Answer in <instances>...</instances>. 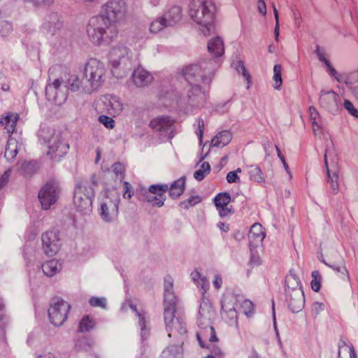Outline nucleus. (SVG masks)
<instances>
[{"label":"nucleus","instance_id":"dca6fc26","mask_svg":"<svg viewBox=\"0 0 358 358\" xmlns=\"http://www.w3.org/2000/svg\"><path fill=\"white\" fill-rule=\"evenodd\" d=\"M44 252L50 257L55 255L61 246L59 231L56 229L48 230L41 236Z\"/></svg>","mask_w":358,"mask_h":358},{"label":"nucleus","instance_id":"338daca9","mask_svg":"<svg viewBox=\"0 0 358 358\" xmlns=\"http://www.w3.org/2000/svg\"><path fill=\"white\" fill-rule=\"evenodd\" d=\"M324 309V305L323 303L315 302L312 306V311L315 312L316 315L319 314L322 310Z\"/></svg>","mask_w":358,"mask_h":358},{"label":"nucleus","instance_id":"b1692460","mask_svg":"<svg viewBox=\"0 0 358 358\" xmlns=\"http://www.w3.org/2000/svg\"><path fill=\"white\" fill-rule=\"evenodd\" d=\"M208 50L214 57H219L224 52V47L222 39L220 37H215L208 43Z\"/></svg>","mask_w":358,"mask_h":358},{"label":"nucleus","instance_id":"c9c22d12","mask_svg":"<svg viewBox=\"0 0 358 358\" xmlns=\"http://www.w3.org/2000/svg\"><path fill=\"white\" fill-rule=\"evenodd\" d=\"M329 267L333 269L337 273H341L344 278H346L347 281H350V274L345 266V262L343 257H341V261L337 264H331Z\"/></svg>","mask_w":358,"mask_h":358},{"label":"nucleus","instance_id":"f704fd0d","mask_svg":"<svg viewBox=\"0 0 358 358\" xmlns=\"http://www.w3.org/2000/svg\"><path fill=\"white\" fill-rule=\"evenodd\" d=\"M181 347L179 345H170L162 353V358H182Z\"/></svg>","mask_w":358,"mask_h":358},{"label":"nucleus","instance_id":"de8ad7c7","mask_svg":"<svg viewBox=\"0 0 358 358\" xmlns=\"http://www.w3.org/2000/svg\"><path fill=\"white\" fill-rule=\"evenodd\" d=\"M312 276L314 279L311 281V287L315 292H318L320 289V275L317 271L312 273Z\"/></svg>","mask_w":358,"mask_h":358},{"label":"nucleus","instance_id":"6ab92c4d","mask_svg":"<svg viewBox=\"0 0 358 358\" xmlns=\"http://www.w3.org/2000/svg\"><path fill=\"white\" fill-rule=\"evenodd\" d=\"M62 26L63 22L58 14L52 13L45 18L42 27L48 34L53 36L62 29Z\"/></svg>","mask_w":358,"mask_h":358},{"label":"nucleus","instance_id":"0eeeda50","mask_svg":"<svg viewBox=\"0 0 358 358\" xmlns=\"http://www.w3.org/2000/svg\"><path fill=\"white\" fill-rule=\"evenodd\" d=\"M285 296L288 307L292 313H299L304 307L305 298L301 282L296 275L290 271L285 278Z\"/></svg>","mask_w":358,"mask_h":358},{"label":"nucleus","instance_id":"603ef678","mask_svg":"<svg viewBox=\"0 0 358 358\" xmlns=\"http://www.w3.org/2000/svg\"><path fill=\"white\" fill-rule=\"evenodd\" d=\"M4 306L2 302L0 301V328L2 330L6 327L8 323V319L6 314L3 313Z\"/></svg>","mask_w":358,"mask_h":358},{"label":"nucleus","instance_id":"8fccbe9b","mask_svg":"<svg viewBox=\"0 0 358 358\" xmlns=\"http://www.w3.org/2000/svg\"><path fill=\"white\" fill-rule=\"evenodd\" d=\"M211 309L210 304L208 301H203L199 307V314L201 317H206L207 314L210 313Z\"/></svg>","mask_w":358,"mask_h":358},{"label":"nucleus","instance_id":"7ed1b4c3","mask_svg":"<svg viewBox=\"0 0 358 358\" xmlns=\"http://www.w3.org/2000/svg\"><path fill=\"white\" fill-rule=\"evenodd\" d=\"M215 6L211 0H192L189 5L191 19L201 26L204 36H209L215 30Z\"/></svg>","mask_w":358,"mask_h":358},{"label":"nucleus","instance_id":"1a4fd4ad","mask_svg":"<svg viewBox=\"0 0 358 358\" xmlns=\"http://www.w3.org/2000/svg\"><path fill=\"white\" fill-rule=\"evenodd\" d=\"M57 67L52 66L48 71V80L45 87V93L48 101L54 102L57 105H62L68 97L66 84L61 78H55L54 73Z\"/></svg>","mask_w":358,"mask_h":358},{"label":"nucleus","instance_id":"5fc2aeb1","mask_svg":"<svg viewBox=\"0 0 358 358\" xmlns=\"http://www.w3.org/2000/svg\"><path fill=\"white\" fill-rule=\"evenodd\" d=\"M343 106L350 115L358 118V110L354 107L352 103L350 101L345 99Z\"/></svg>","mask_w":358,"mask_h":358},{"label":"nucleus","instance_id":"ddd939ff","mask_svg":"<svg viewBox=\"0 0 358 358\" xmlns=\"http://www.w3.org/2000/svg\"><path fill=\"white\" fill-rule=\"evenodd\" d=\"M129 50L123 44H117L109 52V60L114 69H121L124 72L131 67V60L129 56Z\"/></svg>","mask_w":358,"mask_h":358},{"label":"nucleus","instance_id":"bb28decb","mask_svg":"<svg viewBox=\"0 0 358 358\" xmlns=\"http://www.w3.org/2000/svg\"><path fill=\"white\" fill-rule=\"evenodd\" d=\"M232 139V134L229 131L218 133L211 141L213 147H224L229 144Z\"/></svg>","mask_w":358,"mask_h":358},{"label":"nucleus","instance_id":"e2e57ef3","mask_svg":"<svg viewBox=\"0 0 358 358\" xmlns=\"http://www.w3.org/2000/svg\"><path fill=\"white\" fill-rule=\"evenodd\" d=\"M139 318L138 320V324L141 327V336L142 338H145V327H146V321H145V319L144 317V316L141 314V313H138V315H137Z\"/></svg>","mask_w":358,"mask_h":358},{"label":"nucleus","instance_id":"cd10ccee","mask_svg":"<svg viewBox=\"0 0 358 358\" xmlns=\"http://www.w3.org/2000/svg\"><path fill=\"white\" fill-rule=\"evenodd\" d=\"M309 113L313 132L315 135H318L321 134L322 131V125L320 114L314 106H310L309 108Z\"/></svg>","mask_w":358,"mask_h":358},{"label":"nucleus","instance_id":"c756f323","mask_svg":"<svg viewBox=\"0 0 358 358\" xmlns=\"http://www.w3.org/2000/svg\"><path fill=\"white\" fill-rule=\"evenodd\" d=\"M18 152L17 141L14 138H10L5 149L4 157L8 161L13 160Z\"/></svg>","mask_w":358,"mask_h":358},{"label":"nucleus","instance_id":"09e8293b","mask_svg":"<svg viewBox=\"0 0 358 358\" xmlns=\"http://www.w3.org/2000/svg\"><path fill=\"white\" fill-rule=\"evenodd\" d=\"M201 201L199 196H192L187 201H182L180 206H184L185 208H188L189 206H193Z\"/></svg>","mask_w":358,"mask_h":358},{"label":"nucleus","instance_id":"f257e3e1","mask_svg":"<svg viewBox=\"0 0 358 358\" xmlns=\"http://www.w3.org/2000/svg\"><path fill=\"white\" fill-rule=\"evenodd\" d=\"M127 6L124 0H110L101 7L99 15L92 17L87 27L90 41L95 45H108L118 35L117 24L125 19Z\"/></svg>","mask_w":358,"mask_h":358},{"label":"nucleus","instance_id":"6e6d98bb","mask_svg":"<svg viewBox=\"0 0 358 358\" xmlns=\"http://www.w3.org/2000/svg\"><path fill=\"white\" fill-rule=\"evenodd\" d=\"M273 13L275 20V25L274 29V34H275V41L278 40L279 36V31H280V24H279V15L278 10L275 8V6L273 4Z\"/></svg>","mask_w":358,"mask_h":358},{"label":"nucleus","instance_id":"4468645a","mask_svg":"<svg viewBox=\"0 0 358 358\" xmlns=\"http://www.w3.org/2000/svg\"><path fill=\"white\" fill-rule=\"evenodd\" d=\"M202 87L203 89L199 85L188 86L185 96L182 97L181 101L194 108L203 106L206 101V87H207L203 85Z\"/></svg>","mask_w":358,"mask_h":358},{"label":"nucleus","instance_id":"2f4dec72","mask_svg":"<svg viewBox=\"0 0 358 358\" xmlns=\"http://www.w3.org/2000/svg\"><path fill=\"white\" fill-rule=\"evenodd\" d=\"M94 345V341L89 337H82L78 338L75 343V350L76 352H89Z\"/></svg>","mask_w":358,"mask_h":358},{"label":"nucleus","instance_id":"f8f14e48","mask_svg":"<svg viewBox=\"0 0 358 358\" xmlns=\"http://www.w3.org/2000/svg\"><path fill=\"white\" fill-rule=\"evenodd\" d=\"M70 304L61 298H54L48 309V316L50 322L56 326H62L68 317Z\"/></svg>","mask_w":358,"mask_h":358},{"label":"nucleus","instance_id":"0e129e2a","mask_svg":"<svg viewBox=\"0 0 358 358\" xmlns=\"http://www.w3.org/2000/svg\"><path fill=\"white\" fill-rule=\"evenodd\" d=\"M239 180L240 178L235 171H230L227 175V180L229 183L236 182L239 181Z\"/></svg>","mask_w":358,"mask_h":358},{"label":"nucleus","instance_id":"9b49d317","mask_svg":"<svg viewBox=\"0 0 358 358\" xmlns=\"http://www.w3.org/2000/svg\"><path fill=\"white\" fill-rule=\"evenodd\" d=\"M59 182L55 180L48 181L38 192V199L43 210H48L55 204L60 194Z\"/></svg>","mask_w":358,"mask_h":358},{"label":"nucleus","instance_id":"4d7b16f0","mask_svg":"<svg viewBox=\"0 0 358 358\" xmlns=\"http://www.w3.org/2000/svg\"><path fill=\"white\" fill-rule=\"evenodd\" d=\"M123 197L124 199H131L134 194L132 190V186L129 184V182L125 181L123 183Z\"/></svg>","mask_w":358,"mask_h":358},{"label":"nucleus","instance_id":"4c0bfd02","mask_svg":"<svg viewBox=\"0 0 358 358\" xmlns=\"http://www.w3.org/2000/svg\"><path fill=\"white\" fill-rule=\"evenodd\" d=\"M231 202V196L228 192L219 193L214 198V203L216 208L224 207Z\"/></svg>","mask_w":358,"mask_h":358},{"label":"nucleus","instance_id":"a211bd4d","mask_svg":"<svg viewBox=\"0 0 358 358\" xmlns=\"http://www.w3.org/2000/svg\"><path fill=\"white\" fill-rule=\"evenodd\" d=\"M119 201L109 200L101 204L100 215L103 220L110 222L115 220L118 215Z\"/></svg>","mask_w":358,"mask_h":358},{"label":"nucleus","instance_id":"7c9ffc66","mask_svg":"<svg viewBox=\"0 0 358 358\" xmlns=\"http://www.w3.org/2000/svg\"><path fill=\"white\" fill-rule=\"evenodd\" d=\"M105 106L110 113H119L122 110V104L115 96H110L106 98Z\"/></svg>","mask_w":358,"mask_h":358},{"label":"nucleus","instance_id":"58836bf2","mask_svg":"<svg viewBox=\"0 0 358 358\" xmlns=\"http://www.w3.org/2000/svg\"><path fill=\"white\" fill-rule=\"evenodd\" d=\"M192 278L194 282H196L198 285L201 286L202 289V294H204L208 288V282L206 280V278L202 277L199 272L194 271L191 274Z\"/></svg>","mask_w":358,"mask_h":358},{"label":"nucleus","instance_id":"423d86ee","mask_svg":"<svg viewBox=\"0 0 358 358\" xmlns=\"http://www.w3.org/2000/svg\"><path fill=\"white\" fill-rule=\"evenodd\" d=\"M38 137L41 142L48 145L47 155L52 161L59 162L67 154L69 145L60 132L42 128L38 131Z\"/></svg>","mask_w":358,"mask_h":358},{"label":"nucleus","instance_id":"ea45409f","mask_svg":"<svg viewBox=\"0 0 358 358\" xmlns=\"http://www.w3.org/2000/svg\"><path fill=\"white\" fill-rule=\"evenodd\" d=\"M166 27L169 26L166 24V22L162 15L150 23V31L152 33H158Z\"/></svg>","mask_w":358,"mask_h":358},{"label":"nucleus","instance_id":"79ce46f5","mask_svg":"<svg viewBox=\"0 0 358 358\" xmlns=\"http://www.w3.org/2000/svg\"><path fill=\"white\" fill-rule=\"evenodd\" d=\"M210 171V166L208 162H203L199 170L194 173V178L198 181L203 180L205 176Z\"/></svg>","mask_w":358,"mask_h":358},{"label":"nucleus","instance_id":"412c9836","mask_svg":"<svg viewBox=\"0 0 358 358\" xmlns=\"http://www.w3.org/2000/svg\"><path fill=\"white\" fill-rule=\"evenodd\" d=\"M163 17L169 27L174 26L182 20V8L178 6H173L164 13Z\"/></svg>","mask_w":358,"mask_h":358},{"label":"nucleus","instance_id":"4be33fe9","mask_svg":"<svg viewBox=\"0 0 358 358\" xmlns=\"http://www.w3.org/2000/svg\"><path fill=\"white\" fill-rule=\"evenodd\" d=\"M185 176H182L170 186L168 185L169 194L171 199H176L183 194L185 188Z\"/></svg>","mask_w":358,"mask_h":358},{"label":"nucleus","instance_id":"052dcab7","mask_svg":"<svg viewBox=\"0 0 358 358\" xmlns=\"http://www.w3.org/2000/svg\"><path fill=\"white\" fill-rule=\"evenodd\" d=\"M112 171L117 176H122L124 172V167L121 163H115L112 166Z\"/></svg>","mask_w":358,"mask_h":358},{"label":"nucleus","instance_id":"c85d7f7f","mask_svg":"<svg viewBox=\"0 0 358 358\" xmlns=\"http://www.w3.org/2000/svg\"><path fill=\"white\" fill-rule=\"evenodd\" d=\"M42 269L45 275L51 277L62 269V264L54 259L43 264Z\"/></svg>","mask_w":358,"mask_h":358},{"label":"nucleus","instance_id":"20e7f679","mask_svg":"<svg viewBox=\"0 0 358 358\" xmlns=\"http://www.w3.org/2000/svg\"><path fill=\"white\" fill-rule=\"evenodd\" d=\"M98 185L96 176L90 179L77 182L74 189L73 204L78 211L89 215L92 211V202L94 198V187Z\"/></svg>","mask_w":358,"mask_h":358},{"label":"nucleus","instance_id":"13d9d810","mask_svg":"<svg viewBox=\"0 0 358 358\" xmlns=\"http://www.w3.org/2000/svg\"><path fill=\"white\" fill-rule=\"evenodd\" d=\"M210 350V354L216 358H223V352L220 348L215 344H212L210 347H208Z\"/></svg>","mask_w":358,"mask_h":358},{"label":"nucleus","instance_id":"39448f33","mask_svg":"<svg viewBox=\"0 0 358 358\" xmlns=\"http://www.w3.org/2000/svg\"><path fill=\"white\" fill-rule=\"evenodd\" d=\"M215 69L216 62L214 60L204 59L198 64L185 66L182 69V75L189 86L197 85L198 81H201L209 89Z\"/></svg>","mask_w":358,"mask_h":358},{"label":"nucleus","instance_id":"bf43d9fd","mask_svg":"<svg viewBox=\"0 0 358 358\" xmlns=\"http://www.w3.org/2000/svg\"><path fill=\"white\" fill-rule=\"evenodd\" d=\"M327 69H328V72L329 73L331 76H334V78L338 81V82H341V80L340 78V76L338 74L337 71H336V69L331 66V63L329 62V61H325V64H324Z\"/></svg>","mask_w":358,"mask_h":358},{"label":"nucleus","instance_id":"5701e85b","mask_svg":"<svg viewBox=\"0 0 358 358\" xmlns=\"http://www.w3.org/2000/svg\"><path fill=\"white\" fill-rule=\"evenodd\" d=\"M324 162L327 171V182L330 185V187L333 194H337L338 192V174L336 171H332L329 169L327 162V150H326L324 156Z\"/></svg>","mask_w":358,"mask_h":358},{"label":"nucleus","instance_id":"393cba45","mask_svg":"<svg viewBox=\"0 0 358 358\" xmlns=\"http://www.w3.org/2000/svg\"><path fill=\"white\" fill-rule=\"evenodd\" d=\"M221 315L231 322L237 320V313L233 303L226 299L221 301Z\"/></svg>","mask_w":358,"mask_h":358},{"label":"nucleus","instance_id":"864d4df0","mask_svg":"<svg viewBox=\"0 0 358 358\" xmlns=\"http://www.w3.org/2000/svg\"><path fill=\"white\" fill-rule=\"evenodd\" d=\"M197 129L196 131V134L199 137V143H202L203 141V130H204V121L202 118H198L197 119Z\"/></svg>","mask_w":358,"mask_h":358},{"label":"nucleus","instance_id":"a18cd8bd","mask_svg":"<svg viewBox=\"0 0 358 358\" xmlns=\"http://www.w3.org/2000/svg\"><path fill=\"white\" fill-rule=\"evenodd\" d=\"M89 303L93 307H101L102 308H106V301L103 297L99 298L93 296L90 299Z\"/></svg>","mask_w":358,"mask_h":358},{"label":"nucleus","instance_id":"3c124183","mask_svg":"<svg viewBox=\"0 0 358 358\" xmlns=\"http://www.w3.org/2000/svg\"><path fill=\"white\" fill-rule=\"evenodd\" d=\"M241 307L243 310L244 313L249 316L254 313V305L252 302L250 300H245L242 303Z\"/></svg>","mask_w":358,"mask_h":358},{"label":"nucleus","instance_id":"69168bd1","mask_svg":"<svg viewBox=\"0 0 358 358\" xmlns=\"http://www.w3.org/2000/svg\"><path fill=\"white\" fill-rule=\"evenodd\" d=\"M10 171H5L0 177V189L4 187L8 182Z\"/></svg>","mask_w":358,"mask_h":358},{"label":"nucleus","instance_id":"473e14b6","mask_svg":"<svg viewBox=\"0 0 358 358\" xmlns=\"http://www.w3.org/2000/svg\"><path fill=\"white\" fill-rule=\"evenodd\" d=\"M248 168V174L252 180L258 183L264 182L265 181L264 173L259 166L257 165H250Z\"/></svg>","mask_w":358,"mask_h":358},{"label":"nucleus","instance_id":"774afa93","mask_svg":"<svg viewBox=\"0 0 358 358\" xmlns=\"http://www.w3.org/2000/svg\"><path fill=\"white\" fill-rule=\"evenodd\" d=\"M257 7L259 12L264 16L266 14V5L264 0H258Z\"/></svg>","mask_w":358,"mask_h":358},{"label":"nucleus","instance_id":"49530a36","mask_svg":"<svg viewBox=\"0 0 358 358\" xmlns=\"http://www.w3.org/2000/svg\"><path fill=\"white\" fill-rule=\"evenodd\" d=\"M99 121L103 124L107 129H113L115 127V120L107 115H100L99 117Z\"/></svg>","mask_w":358,"mask_h":358},{"label":"nucleus","instance_id":"a878e982","mask_svg":"<svg viewBox=\"0 0 358 358\" xmlns=\"http://www.w3.org/2000/svg\"><path fill=\"white\" fill-rule=\"evenodd\" d=\"M84 82L85 80L83 77L81 80L79 79L78 76L71 75L69 76V79L66 83V86L67 89V92L69 90L71 92H80L83 93H86L84 89Z\"/></svg>","mask_w":358,"mask_h":358},{"label":"nucleus","instance_id":"c03bdc74","mask_svg":"<svg viewBox=\"0 0 358 358\" xmlns=\"http://www.w3.org/2000/svg\"><path fill=\"white\" fill-rule=\"evenodd\" d=\"M353 78L355 79L354 82H345V84L353 96L358 101V73L354 74Z\"/></svg>","mask_w":358,"mask_h":358},{"label":"nucleus","instance_id":"9d476101","mask_svg":"<svg viewBox=\"0 0 358 358\" xmlns=\"http://www.w3.org/2000/svg\"><path fill=\"white\" fill-rule=\"evenodd\" d=\"M168 191L167 184L151 185L148 189L143 187L136 188L135 194L143 203H150L153 206L160 208L166 201L165 192Z\"/></svg>","mask_w":358,"mask_h":358},{"label":"nucleus","instance_id":"680f3d73","mask_svg":"<svg viewBox=\"0 0 358 358\" xmlns=\"http://www.w3.org/2000/svg\"><path fill=\"white\" fill-rule=\"evenodd\" d=\"M217 209L219 211L220 216L222 217H226L234 213V210L231 206L228 207V206H226L224 207L217 208Z\"/></svg>","mask_w":358,"mask_h":358},{"label":"nucleus","instance_id":"37998d69","mask_svg":"<svg viewBox=\"0 0 358 358\" xmlns=\"http://www.w3.org/2000/svg\"><path fill=\"white\" fill-rule=\"evenodd\" d=\"M282 66L280 64H275L273 66V79L275 81V89L279 90L282 85Z\"/></svg>","mask_w":358,"mask_h":358},{"label":"nucleus","instance_id":"72a5a7b5","mask_svg":"<svg viewBox=\"0 0 358 358\" xmlns=\"http://www.w3.org/2000/svg\"><path fill=\"white\" fill-rule=\"evenodd\" d=\"M18 118L17 114L8 115L1 121V123L5 125V129L8 133H13L15 131Z\"/></svg>","mask_w":358,"mask_h":358},{"label":"nucleus","instance_id":"f03ea898","mask_svg":"<svg viewBox=\"0 0 358 358\" xmlns=\"http://www.w3.org/2000/svg\"><path fill=\"white\" fill-rule=\"evenodd\" d=\"M178 301L173 291V280L171 277L164 279V320L169 336H184L187 333L185 323L176 318L175 313Z\"/></svg>","mask_w":358,"mask_h":358},{"label":"nucleus","instance_id":"2eb2a0df","mask_svg":"<svg viewBox=\"0 0 358 358\" xmlns=\"http://www.w3.org/2000/svg\"><path fill=\"white\" fill-rule=\"evenodd\" d=\"M174 120L169 116H159L153 118L149 127L154 131L159 132L161 136L172 139L173 138Z\"/></svg>","mask_w":358,"mask_h":358},{"label":"nucleus","instance_id":"aec40b11","mask_svg":"<svg viewBox=\"0 0 358 358\" xmlns=\"http://www.w3.org/2000/svg\"><path fill=\"white\" fill-rule=\"evenodd\" d=\"M132 78L134 84L138 87L147 86L152 80V75L141 67H138L134 71Z\"/></svg>","mask_w":358,"mask_h":358},{"label":"nucleus","instance_id":"f3484780","mask_svg":"<svg viewBox=\"0 0 358 358\" xmlns=\"http://www.w3.org/2000/svg\"><path fill=\"white\" fill-rule=\"evenodd\" d=\"M341 99L339 95L333 90L320 91L319 96L320 105L331 113H335L339 111Z\"/></svg>","mask_w":358,"mask_h":358},{"label":"nucleus","instance_id":"6e6552de","mask_svg":"<svg viewBox=\"0 0 358 358\" xmlns=\"http://www.w3.org/2000/svg\"><path fill=\"white\" fill-rule=\"evenodd\" d=\"M106 70L104 65L96 59L91 58L84 69V89L86 94H92L97 90L104 82Z\"/></svg>","mask_w":358,"mask_h":358},{"label":"nucleus","instance_id":"a19ab883","mask_svg":"<svg viewBox=\"0 0 358 358\" xmlns=\"http://www.w3.org/2000/svg\"><path fill=\"white\" fill-rule=\"evenodd\" d=\"M95 322L89 316H85L80 320L78 327L80 332H88L94 328Z\"/></svg>","mask_w":358,"mask_h":358},{"label":"nucleus","instance_id":"e433bc0d","mask_svg":"<svg viewBox=\"0 0 358 358\" xmlns=\"http://www.w3.org/2000/svg\"><path fill=\"white\" fill-rule=\"evenodd\" d=\"M250 238L254 240L262 241L265 236V234L263 231L262 227L259 223L253 224L251 227L248 235Z\"/></svg>","mask_w":358,"mask_h":358}]
</instances>
